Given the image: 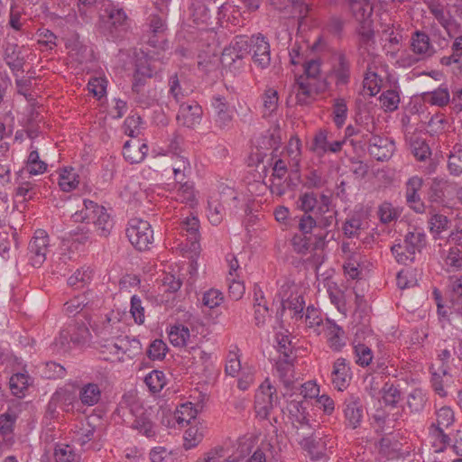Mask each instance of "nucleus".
<instances>
[{"mask_svg":"<svg viewBox=\"0 0 462 462\" xmlns=\"http://www.w3.org/2000/svg\"><path fill=\"white\" fill-rule=\"evenodd\" d=\"M249 46L254 61L262 67L267 66L270 62V46L264 38L260 36L252 37Z\"/></svg>","mask_w":462,"mask_h":462,"instance_id":"9b49d317","label":"nucleus"},{"mask_svg":"<svg viewBox=\"0 0 462 462\" xmlns=\"http://www.w3.org/2000/svg\"><path fill=\"white\" fill-rule=\"evenodd\" d=\"M345 413H346V416L348 419L351 426L353 428H356V426L358 425V423L360 422V420H361L360 410L358 408L355 407L354 405L347 406Z\"/></svg>","mask_w":462,"mask_h":462,"instance_id":"774afa93","label":"nucleus"},{"mask_svg":"<svg viewBox=\"0 0 462 462\" xmlns=\"http://www.w3.org/2000/svg\"><path fill=\"white\" fill-rule=\"evenodd\" d=\"M90 319L88 317L78 319L69 324L66 329L67 337L73 342H80L89 335L88 325Z\"/></svg>","mask_w":462,"mask_h":462,"instance_id":"2eb2a0df","label":"nucleus"},{"mask_svg":"<svg viewBox=\"0 0 462 462\" xmlns=\"http://www.w3.org/2000/svg\"><path fill=\"white\" fill-rule=\"evenodd\" d=\"M397 284L402 290L413 288L417 284L416 276L410 270H402L397 275Z\"/></svg>","mask_w":462,"mask_h":462,"instance_id":"a19ab883","label":"nucleus"},{"mask_svg":"<svg viewBox=\"0 0 462 462\" xmlns=\"http://www.w3.org/2000/svg\"><path fill=\"white\" fill-rule=\"evenodd\" d=\"M448 218L446 216L434 213L429 221L430 230L432 234L439 235L448 230Z\"/></svg>","mask_w":462,"mask_h":462,"instance_id":"2f4dec72","label":"nucleus"},{"mask_svg":"<svg viewBox=\"0 0 462 462\" xmlns=\"http://www.w3.org/2000/svg\"><path fill=\"white\" fill-rule=\"evenodd\" d=\"M167 352L166 344L160 339L154 340L149 346L148 356L152 360H162Z\"/></svg>","mask_w":462,"mask_h":462,"instance_id":"37998d69","label":"nucleus"},{"mask_svg":"<svg viewBox=\"0 0 462 462\" xmlns=\"http://www.w3.org/2000/svg\"><path fill=\"white\" fill-rule=\"evenodd\" d=\"M432 383L435 391L441 396L447 394V387L451 383V377L448 374L442 362H438L431 366Z\"/></svg>","mask_w":462,"mask_h":462,"instance_id":"ddd939ff","label":"nucleus"},{"mask_svg":"<svg viewBox=\"0 0 462 462\" xmlns=\"http://www.w3.org/2000/svg\"><path fill=\"white\" fill-rule=\"evenodd\" d=\"M368 152L377 161L389 160L394 152V143L386 137L374 135L369 142Z\"/></svg>","mask_w":462,"mask_h":462,"instance_id":"0eeeda50","label":"nucleus"},{"mask_svg":"<svg viewBox=\"0 0 462 462\" xmlns=\"http://www.w3.org/2000/svg\"><path fill=\"white\" fill-rule=\"evenodd\" d=\"M392 252L399 263H406L413 260L415 254L403 243L392 247Z\"/></svg>","mask_w":462,"mask_h":462,"instance_id":"c9c22d12","label":"nucleus"},{"mask_svg":"<svg viewBox=\"0 0 462 462\" xmlns=\"http://www.w3.org/2000/svg\"><path fill=\"white\" fill-rule=\"evenodd\" d=\"M422 186V180L419 177H412L407 182V199L409 202H416L420 199L417 194Z\"/></svg>","mask_w":462,"mask_h":462,"instance_id":"a18cd8bd","label":"nucleus"},{"mask_svg":"<svg viewBox=\"0 0 462 462\" xmlns=\"http://www.w3.org/2000/svg\"><path fill=\"white\" fill-rule=\"evenodd\" d=\"M148 146L143 140L132 137L124 146V157L130 163H140L147 156Z\"/></svg>","mask_w":462,"mask_h":462,"instance_id":"1a4fd4ad","label":"nucleus"},{"mask_svg":"<svg viewBox=\"0 0 462 462\" xmlns=\"http://www.w3.org/2000/svg\"><path fill=\"white\" fill-rule=\"evenodd\" d=\"M47 169L46 163L40 160L38 152L32 151L28 157L27 171L30 174L37 175L43 173Z\"/></svg>","mask_w":462,"mask_h":462,"instance_id":"72a5a7b5","label":"nucleus"},{"mask_svg":"<svg viewBox=\"0 0 462 462\" xmlns=\"http://www.w3.org/2000/svg\"><path fill=\"white\" fill-rule=\"evenodd\" d=\"M356 353L357 356V362L361 365H368L373 359L371 349L365 345H357L356 346Z\"/></svg>","mask_w":462,"mask_h":462,"instance_id":"4d7b16f0","label":"nucleus"},{"mask_svg":"<svg viewBox=\"0 0 462 462\" xmlns=\"http://www.w3.org/2000/svg\"><path fill=\"white\" fill-rule=\"evenodd\" d=\"M241 370L240 356L238 349L236 348L228 354L227 363L226 365V372L231 376H236Z\"/></svg>","mask_w":462,"mask_h":462,"instance_id":"58836bf2","label":"nucleus"},{"mask_svg":"<svg viewBox=\"0 0 462 462\" xmlns=\"http://www.w3.org/2000/svg\"><path fill=\"white\" fill-rule=\"evenodd\" d=\"M131 313L135 322L143 324L144 321V309L142 306V302L135 296L132 298Z\"/></svg>","mask_w":462,"mask_h":462,"instance_id":"13d9d810","label":"nucleus"},{"mask_svg":"<svg viewBox=\"0 0 462 462\" xmlns=\"http://www.w3.org/2000/svg\"><path fill=\"white\" fill-rule=\"evenodd\" d=\"M175 200L181 204H185L191 208H195L198 200L193 186L188 183L180 185L175 193Z\"/></svg>","mask_w":462,"mask_h":462,"instance_id":"412c9836","label":"nucleus"},{"mask_svg":"<svg viewBox=\"0 0 462 462\" xmlns=\"http://www.w3.org/2000/svg\"><path fill=\"white\" fill-rule=\"evenodd\" d=\"M10 390L14 395L22 397L29 386L28 376L24 374H15L10 378Z\"/></svg>","mask_w":462,"mask_h":462,"instance_id":"b1692460","label":"nucleus"},{"mask_svg":"<svg viewBox=\"0 0 462 462\" xmlns=\"http://www.w3.org/2000/svg\"><path fill=\"white\" fill-rule=\"evenodd\" d=\"M189 338V330L184 326H173L169 332V339L176 346H184Z\"/></svg>","mask_w":462,"mask_h":462,"instance_id":"a878e982","label":"nucleus"},{"mask_svg":"<svg viewBox=\"0 0 462 462\" xmlns=\"http://www.w3.org/2000/svg\"><path fill=\"white\" fill-rule=\"evenodd\" d=\"M153 70L152 69L147 60H141L137 65L136 72H135V79L136 83L134 84V88L138 86V83L141 82L144 78H151L152 76Z\"/></svg>","mask_w":462,"mask_h":462,"instance_id":"3c124183","label":"nucleus"},{"mask_svg":"<svg viewBox=\"0 0 462 462\" xmlns=\"http://www.w3.org/2000/svg\"><path fill=\"white\" fill-rule=\"evenodd\" d=\"M279 104V97L277 90L269 88L263 95V107L268 114L274 112Z\"/></svg>","mask_w":462,"mask_h":462,"instance_id":"c03bdc74","label":"nucleus"},{"mask_svg":"<svg viewBox=\"0 0 462 462\" xmlns=\"http://www.w3.org/2000/svg\"><path fill=\"white\" fill-rule=\"evenodd\" d=\"M182 229L188 233L189 235L192 236L194 238H197L199 234V220L195 216H189L187 217L182 222H181Z\"/></svg>","mask_w":462,"mask_h":462,"instance_id":"de8ad7c7","label":"nucleus"},{"mask_svg":"<svg viewBox=\"0 0 462 462\" xmlns=\"http://www.w3.org/2000/svg\"><path fill=\"white\" fill-rule=\"evenodd\" d=\"M54 458L56 462H72L75 455L69 445H60L55 448Z\"/></svg>","mask_w":462,"mask_h":462,"instance_id":"09e8293b","label":"nucleus"},{"mask_svg":"<svg viewBox=\"0 0 462 462\" xmlns=\"http://www.w3.org/2000/svg\"><path fill=\"white\" fill-rule=\"evenodd\" d=\"M181 282L172 274H166L162 281V287L165 291L175 292L180 290Z\"/></svg>","mask_w":462,"mask_h":462,"instance_id":"bf43d9fd","label":"nucleus"},{"mask_svg":"<svg viewBox=\"0 0 462 462\" xmlns=\"http://www.w3.org/2000/svg\"><path fill=\"white\" fill-rule=\"evenodd\" d=\"M325 333L328 339L333 346H337L339 345L340 337L343 335V332L339 328L330 324L327 327Z\"/></svg>","mask_w":462,"mask_h":462,"instance_id":"680f3d73","label":"nucleus"},{"mask_svg":"<svg viewBox=\"0 0 462 462\" xmlns=\"http://www.w3.org/2000/svg\"><path fill=\"white\" fill-rule=\"evenodd\" d=\"M381 107L386 112H392L397 109L400 103V97L395 90H387L383 92L380 98Z\"/></svg>","mask_w":462,"mask_h":462,"instance_id":"bb28decb","label":"nucleus"},{"mask_svg":"<svg viewBox=\"0 0 462 462\" xmlns=\"http://www.w3.org/2000/svg\"><path fill=\"white\" fill-rule=\"evenodd\" d=\"M406 245L414 254L420 252L425 245V236L417 231L409 232L402 242Z\"/></svg>","mask_w":462,"mask_h":462,"instance_id":"cd10ccee","label":"nucleus"},{"mask_svg":"<svg viewBox=\"0 0 462 462\" xmlns=\"http://www.w3.org/2000/svg\"><path fill=\"white\" fill-rule=\"evenodd\" d=\"M145 383L152 393L160 392L166 384V378L162 372L154 370L145 377Z\"/></svg>","mask_w":462,"mask_h":462,"instance_id":"7c9ffc66","label":"nucleus"},{"mask_svg":"<svg viewBox=\"0 0 462 462\" xmlns=\"http://www.w3.org/2000/svg\"><path fill=\"white\" fill-rule=\"evenodd\" d=\"M382 88V79L374 72H367L364 79V90L369 96H375L378 94Z\"/></svg>","mask_w":462,"mask_h":462,"instance_id":"473e14b6","label":"nucleus"},{"mask_svg":"<svg viewBox=\"0 0 462 462\" xmlns=\"http://www.w3.org/2000/svg\"><path fill=\"white\" fill-rule=\"evenodd\" d=\"M331 73L337 78V82L345 84L349 79V65L343 56H339L336 60Z\"/></svg>","mask_w":462,"mask_h":462,"instance_id":"393cba45","label":"nucleus"},{"mask_svg":"<svg viewBox=\"0 0 462 462\" xmlns=\"http://www.w3.org/2000/svg\"><path fill=\"white\" fill-rule=\"evenodd\" d=\"M400 398L401 394L396 387L390 385L383 388L382 400L385 406L394 407Z\"/></svg>","mask_w":462,"mask_h":462,"instance_id":"49530a36","label":"nucleus"},{"mask_svg":"<svg viewBox=\"0 0 462 462\" xmlns=\"http://www.w3.org/2000/svg\"><path fill=\"white\" fill-rule=\"evenodd\" d=\"M286 152L291 157L295 164H298L301 156V141L298 135H292L286 146Z\"/></svg>","mask_w":462,"mask_h":462,"instance_id":"4c0bfd02","label":"nucleus"},{"mask_svg":"<svg viewBox=\"0 0 462 462\" xmlns=\"http://www.w3.org/2000/svg\"><path fill=\"white\" fill-rule=\"evenodd\" d=\"M278 357L276 361L277 369L284 379L293 377V348L291 342L287 336H282L277 347Z\"/></svg>","mask_w":462,"mask_h":462,"instance_id":"20e7f679","label":"nucleus"},{"mask_svg":"<svg viewBox=\"0 0 462 462\" xmlns=\"http://www.w3.org/2000/svg\"><path fill=\"white\" fill-rule=\"evenodd\" d=\"M88 304V300L86 296L75 297L70 299L65 303L66 311L69 315H76L82 311L84 308Z\"/></svg>","mask_w":462,"mask_h":462,"instance_id":"79ce46f5","label":"nucleus"},{"mask_svg":"<svg viewBox=\"0 0 462 462\" xmlns=\"http://www.w3.org/2000/svg\"><path fill=\"white\" fill-rule=\"evenodd\" d=\"M430 43L429 36L420 32H416L411 39V49L417 54H425L430 51Z\"/></svg>","mask_w":462,"mask_h":462,"instance_id":"c756f323","label":"nucleus"},{"mask_svg":"<svg viewBox=\"0 0 462 462\" xmlns=\"http://www.w3.org/2000/svg\"><path fill=\"white\" fill-rule=\"evenodd\" d=\"M413 153L420 161H424L430 155V147L424 143L416 141L413 143Z\"/></svg>","mask_w":462,"mask_h":462,"instance_id":"052dcab7","label":"nucleus"},{"mask_svg":"<svg viewBox=\"0 0 462 462\" xmlns=\"http://www.w3.org/2000/svg\"><path fill=\"white\" fill-rule=\"evenodd\" d=\"M301 208L306 212L317 211L320 214L328 211L329 199L326 196L320 198V201L317 200V198L312 193H306L300 198Z\"/></svg>","mask_w":462,"mask_h":462,"instance_id":"dca6fc26","label":"nucleus"},{"mask_svg":"<svg viewBox=\"0 0 462 462\" xmlns=\"http://www.w3.org/2000/svg\"><path fill=\"white\" fill-rule=\"evenodd\" d=\"M5 60L12 69H19L22 68L23 59L20 51L15 45H8L5 51Z\"/></svg>","mask_w":462,"mask_h":462,"instance_id":"c85d7f7f","label":"nucleus"},{"mask_svg":"<svg viewBox=\"0 0 462 462\" xmlns=\"http://www.w3.org/2000/svg\"><path fill=\"white\" fill-rule=\"evenodd\" d=\"M49 245L48 236L43 231H39L30 243V255L33 265H40L45 260Z\"/></svg>","mask_w":462,"mask_h":462,"instance_id":"9d476101","label":"nucleus"},{"mask_svg":"<svg viewBox=\"0 0 462 462\" xmlns=\"http://www.w3.org/2000/svg\"><path fill=\"white\" fill-rule=\"evenodd\" d=\"M351 10L357 21L360 23L369 19L373 13V8L367 0H352Z\"/></svg>","mask_w":462,"mask_h":462,"instance_id":"4be33fe9","label":"nucleus"},{"mask_svg":"<svg viewBox=\"0 0 462 462\" xmlns=\"http://www.w3.org/2000/svg\"><path fill=\"white\" fill-rule=\"evenodd\" d=\"M312 150L321 153L328 152V136L325 131H319L313 139Z\"/></svg>","mask_w":462,"mask_h":462,"instance_id":"5fc2aeb1","label":"nucleus"},{"mask_svg":"<svg viewBox=\"0 0 462 462\" xmlns=\"http://www.w3.org/2000/svg\"><path fill=\"white\" fill-rule=\"evenodd\" d=\"M351 378L350 369L346 364L345 359H337L333 368L332 382L334 385L337 390L343 391L349 386Z\"/></svg>","mask_w":462,"mask_h":462,"instance_id":"4468645a","label":"nucleus"},{"mask_svg":"<svg viewBox=\"0 0 462 462\" xmlns=\"http://www.w3.org/2000/svg\"><path fill=\"white\" fill-rule=\"evenodd\" d=\"M201 116L202 108L196 101L182 103L177 113V121L184 126L191 127L199 123Z\"/></svg>","mask_w":462,"mask_h":462,"instance_id":"6e6552de","label":"nucleus"},{"mask_svg":"<svg viewBox=\"0 0 462 462\" xmlns=\"http://www.w3.org/2000/svg\"><path fill=\"white\" fill-rule=\"evenodd\" d=\"M448 168L455 174L462 172V148H455L448 158Z\"/></svg>","mask_w":462,"mask_h":462,"instance_id":"8fccbe9b","label":"nucleus"},{"mask_svg":"<svg viewBox=\"0 0 462 462\" xmlns=\"http://www.w3.org/2000/svg\"><path fill=\"white\" fill-rule=\"evenodd\" d=\"M304 293L305 290L301 283L291 280L286 281L280 291L283 308L295 314L301 313L305 307Z\"/></svg>","mask_w":462,"mask_h":462,"instance_id":"7ed1b4c3","label":"nucleus"},{"mask_svg":"<svg viewBox=\"0 0 462 462\" xmlns=\"http://www.w3.org/2000/svg\"><path fill=\"white\" fill-rule=\"evenodd\" d=\"M90 279L87 270L78 269L69 278V283L72 286L79 283H85Z\"/></svg>","mask_w":462,"mask_h":462,"instance_id":"69168bd1","label":"nucleus"},{"mask_svg":"<svg viewBox=\"0 0 462 462\" xmlns=\"http://www.w3.org/2000/svg\"><path fill=\"white\" fill-rule=\"evenodd\" d=\"M456 246L451 247L446 257V264L455 269L462 270V229H456L450 235Z\"/></svg>","mask_w":462,"mask_h":462,"instance_id":"f8f14e48","label":"nucleus"},{"mask_svg":"<svg viewBox=\"0 0 462 462\" xmlns=\"http://www.w3.org/2000/svg\"><path fill=\"white\" fill-rule=\"evenodd\" d=\"M401 210L391 202H383L378 208V216L382 223H390L396 220L400 216Z\"/></svg>","mask_w":462,"mask_h":462,"instance_id":"5701e85b","label":"nucleus"},{"mask_svg":"<svg viewBox=\"0 0 462 462\" xmlns=\"http://www.w3.org/2000/svg\"><path fill=\"white\" fill-rule=\"evenodd\" d=\"M140 284V281L132 275H126L120 282L121 290L125 292H130L132 290L135 291Z\"/></svg>","mask_w":462,"mask_h":462,"instance_id":"e2e57ef3","label":"nucleus"},{"mask_svg":"<svg viewBox=\"0 0 462 462\" xmlns=\"http://www.w3.org/2000/svg\"><path fill=\"white\" fill-rule=\"evenodd\" d=\"M38 43L40 45L45 46L48 49H52L56 46V39L57 37L53 32L47 29L39 30L37 33Z\"/></svg>","mask_w":462,"mask_h":462,"instance_id":"603ef678","label":"nucleus"},{"mask_svg":"<svg viewBox=\"0 0 462 462\" xmlns=\"http://www.w3.org/2000/svg\"><path fill=\"white\" fill-rule=\"evenodd\" d=\"M102 392L98 384L88 383L81 388L79 399L84 405L94 406L99 402Z\"/></svg>","mask_w":462,"mask_h":462,"instance_id":"a211bd4d","label":"nucleus"},{"mask_svg":"<svg viewBox=\"0 0 462 462\" xmlns=\"http://www.w3.org/2000/svg\"><path fill=\"white\" fill-rule=\"evenodd\" d=\"M241 52L242 46L240 45V42L226 48L222 53L223 61L230 63L235 61L236 59H241L243 57Z\"/></svg>","mask_w":462,"mask_h":462,"instance_id":"864d4df0","label":"nucleus"},{"mask_svg":"<svg viewBox=\"0 0 462 462\" xmlns=\"http://www.w3.org/2000/svg\"><path fill=\"white\" fill-rule=\"evenodd\" d=\"M106 88L107 82L103 78L92 79L88 85V91L97 99L106 96Z\"/></svg>","mask_w":462,"mask_h":462,"instance_id":"e433bc0d","label":"nucleus"},{"mask_svg":"<svg viewBox=\"0 0 462 462\" xmlns=\"http://www.w3.org/2000/svg\"><path fill=\"white\" fill-rule=\"evenodd\" d=\"M196 410L191 403L181 404L175 412V418L179 424L189 423L196 417Z\"/></svg>","mask_w":462,"mask_h":462,"instance_id":"f704fd0d","label":"nucleus"},{"mask_svg":"<svg viewBox=\"0 0 462 462\" xmlns=\"http://www.w3.org/2000/svg\"><path fill=\"white\" fill-rule=\"evenodd\" d=\"M423 99L432 106L442 107L449 103L450 95L448 88H438L432 91L424 93Z\"/></svg>","mask_w":462,"mask_h":462,"instance_id":"6ab92c4d","label":"nucleus"},{"mask_svg":"<svg viewBox=\"0 0 462 462\" xmlns=\"http://www.w3.org/2000/svg\"><path fill=\"white\" fill-rule=\"evenodd\" d=\"M109 215L104 207L96 203L89 202L85 208L76 213L74 222H85L88 225H93L100 229H105L108 223Z\"/></svg>","mask_w":462,"mask_h":462,"instance_id":"39448f33","label":"nucleus"},{"mask_svg":"<svg viewBox=\"0 0 462 462\" xmlns=\"http://www.w3.org/2000/svg\"><path fill=\"white\" fill-rule=\"evenodd\" d=\"M134 427L145 436H152L154 433L152 424L145 415L137 418Z\"/></svg>","mask_w":462,"mask_h":462,"instance_id":"6e6d98bb","label":"nucleus"},{"mask_svg":"<svg viewBox=\"0 0 462 462\" xmlns=\"http://www.w3.org/2000/svg\"><path fill=\"white\" fill-rule=\"evenodd\" d=\"M58 184L61 190L69 192L79 184V176L72 167H65L60 170Z\"/></svg>","mask_w":462,"mask_h":462,"instance_id":"f3484780","label":"nucleus"},{"mask_svg":"<svg viewBox=\"0 0 462 462\" xmlns=\"http://www.w3.org/2000/svg\"><path fill=\"white\" fill-rule=\"evenodd\" d=\"M302 67L303 73L296 79L295 83L296 102L300 106L310 104L315 96L328 88L319 60H307Z\"/></svg>","mask_w":462,"mask_h":462,"instance_id":"f257e3e1","label":"nucleus"},{"mask_svg":"<svg viewBox=\"0 0 462 462\" xmlns=\"http://www.w3.org/2000/svg\"><path fill=\"white\" fill-rule=\"evenodd\" d=\"M245 291V288L243 282L233 281L229 286L228 294L233 300H238L243 297Z\"/></svg>","mask_w":462,"mask_h":462,"instance_id":"0e129e2a","label":"nucleus"},{"mask_svg":"<svg viewBox=\"0 0 462 462\" xmlns=\"http://www.w3.org/2000/svg\"><path fill=\"white\" fill-rule=\"evenodd\" d=\"M455 421V415L450 408L443 407L437 412V429L434 438L440 439L441 445L435 451H441L448 442V433Z\"/></svg>","mask_w":462,"mask_h":462,"instance_id":"423d86ee","label":"nucleus"},{"mask_svg":"<svg viewBox=\"0 0 462 462\" xmlns=\"http://www.w3.org/2000/svg\"><path fill=\"white\" fill-rule=\"evenodd\" d=\"M213 110L216 115H217L221 120L225 121L231 118V116L228 114V108L225 102L221 99H217L213 103Z\"/></svg>","mask_w":462,"mask_h":462,"instance_id":"338daca9","label":"nucleus"},{"mask_svg":"<svg viewBox=\"0 0 462 462\" xmlns=\"http://www.w3.org/2000/svg\"><path fill=\"white\" fill-rule=\"evenodd\" d=\"M202 300L205 306L208 307L209 309H213L219 306L223 302L224 296L220 291L210 289L204 293Z\"/></svg>","mask_w":462,"mask_h":462,"instance_id":"ea45409f","label":"nucleus"},{"mask_svg":"<svg viewBox=\"0 0 462 462\" xmlns=\"http://www.w3.org/2000/svg\"><path fill=\"white\" fill-rule=\"evenodd\" d=\"M204 432L199 425L189 427L183 435V447L190 449L197 447L203 439Z\"/></svg>","mask_w":462,"mask_h":462,"instance_id":"aec40b11","label":"nucleus"},{"mask_svg":"<svg viewBox=\"0 0 462 462\" xmlns=\"http://www.w3.org/2000/svg\"><path fill=\"white\" fill-rule=\"evenodd\" d=\"M127 236L131 244L138 250L151 248L154 243V231L151 224L143 219H134L127 228Z\"/></svg>","mask_w":462,"mask_h":462,"instance_id":"f03ea898","label":"nucleus"}]
</instances>
